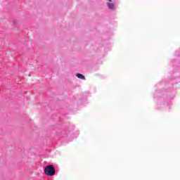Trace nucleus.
Returning <instances> with one entry per match:
<instances>
[{"instance_id":"nucleus-1","label":"nucleus","mask_w":180,"mask_h":180,"mask_svg":"<svg viewBox=\"0 0 180 180\" xmlns=\"http://www.w3.org/2000/svg\"><path fill=\"white\" fill-rule=\"evenodd\" d=\"M44 172L48 176H54L56 175V167L53 165H49L45 167Z\"/></svg>"},{"instance_id":"nucleus-2","label":"nucleus","mask_w":180,"mask_h":180,"mask_svg":"<svg viewBox=\"0 0 180 180\" xmlns=\"http://www.w3.org/2000/svg\"><path fill=\"white\" fill-rule=\"evenodd\" d=\"M108 6L109 9H110L111 11H115V4L112 3H108Z\"/></svg>"},{"instance_id":"nucleus-3","label":"nucleus","mask_w":180,"mask_h":180,"mask_svg":"<svg viewBox=\"0 0 180 180\" xmlns=\"http://www.w3.org/2000/svg\"><path fill=\"white\" fill-rule=\"evenodd\" d=\"M76 77H77V78H79V79H85V76L79 73H77L76 75Z\"/></svg>"},{"instance_id":"nucleus-4","label":"nucleus","mask_w":180,"mask_h":180,"mask_svg":"<svg viewBox=\"0 0 180 180\" xmlns=\"http://www.w3.org/2000/svg\"><path fill=\"white\" fill-rule=\"evenodd\" d=\"M110 2H112V0H108Z\"/></svg>"}]
</instances>
